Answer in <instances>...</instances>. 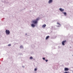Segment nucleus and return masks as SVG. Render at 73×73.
Listing matches in <instances>:
<instances>
[{
	"mask_svg": "<svg viewBox=\"0 0 73 73\" xmlns=\"http://www.w3.org/2000/svg\"><path fill=\"white\" fill-rule=\"evenodd\" d=\"M38 20H39V18H37L35 20H33L32 22L34 24H36L37 23V21H38Z\"/></svg>",
	"mask_w": 73,
	"mask_h": 73,
	"instance_id": "f257e3e1",
	"label": "nucleus"
},
{
	"mask_svg": "<svg viewBox=\"0 0 73 73\" xmlns=\"http://www.w3.org/2000/svg\"><path fill=\"white\" fill-rule=\"evenodd\" d=\"M5 32L7 35H9V34L10 33V31H9V30H6Z\"/></svg>",
	"mask_w": 73,
	"mask_h": 73,
	"instance_id": "f03ea898",
	"label": "nucleus"
},
{
	"mask_svg": "<svg viewBox=\"0 0 73 73\" xmlns=\"http://www.w3.org/2000/svg\"><path fill=\"white\" fill-rule=\"evenodd\" d=\"M66 42V40H65L63 41L62 43V45H65V43Z\"/></svg>",
	"mask_w": 73,
	"mask_h": 73,
	"instance_id": "7ed1b4c3",
	"label": "nucleus"
},
{
	"mask_svg": "<svg viewBox=\"0 0 73 73\" xmlns=\"http://www.w3.org/2000/svg\"><path fill=\"white\" fill-rule=\"evenodd\" d=\"M52 2H53V1L52 0H49L48 1V3L50 4V3H52Z\"/></svg>",
	"mask_w": 73,
	"mask_h": 73,
	"instance_id": "20e7f679",
	"label": "nucleus"
},
{
	"mask_svg": "<svg viewBox=\"0 0 73 73\" xmlns=\"http://www.w3.org/2000/svg\"><path fill=\"white\" fill-rule=\"evenodd\" d=\"M59 10L61 11V12H63L64 11V9H62L61 8L59 9Z\"/></svg>",
	"mask_w": 73,
	"mask_h": 73,
	"instance_id": "39448f33",
	"label": "nucleus"
},
{
	"mask_svg": "<svg viewBox=\"0 0 73 73\" xmlns=\"http://www.w3.org/2000/svg\"><path fill=\"white\" fill-rule=\"evenodd\" d=\"M46 25L44 24L42 25V27L43 28H45V27H46Z\"/></svg>",
	"mask_w": 73,
	"mask_h": 73,
	"instance_id": "423d86ee",
	"label": "nucleus"
},
{
	"mask_svg": "<svg viewBox=\"0 0 73 73\" xmlns=\"http://www.w3.org/2000/svg\"><path fill=\"white\" fill-rule=\"evenodd\" d=\"M68 70H69V69L68 68H64V70H65V71H67Z\"/></svg>",
	"mask_w": 73,
	"mask_h": 73,
	"instance_id": "0eeeda50",
	"label": "nucleus"
},
{
	"mask_svg": "<svg viewBox=\"0 0 73 73\" xmlns=\"http://www.w3.org/2000/svg\"><path fill=\"white\" fill-rule=\"evenodd\" d=\"M31 26L32 27H35V25L33 24H32Z\"/></svg>",
	"mask_w": 73,
	"mask_h": 73,
	"instance_id": "6e6552de",
	"label": "nucleus"
},
{
	"mask_svg": "<svg viewBox=\"0 0 73 73\" xmlns=\"http://www.w3.org/2000/svg\"><path fill=\"white\" fill-rule=\"evenodd\" d=\"M49 36H47L46 37V40H47V39H48V38H49Z\"/></svg>",
	"mask_w": 73,
	"mask_h": 73,
	"instance_id": "1a4fd4ad",
	"label": "nucleus"
},
{
	"mask_svg": "<svg viewBox=\"0 0 73 73\" xmlns=\"http://www.w3.org/2000/svg\"><path fill=\"white\" fill-rule=\"evenodd\" d=\"M20 49H23V46H20Z\"/></svg>",
	"mask_w": 73,
	"mask_h": 73,
	"instance_id": "9d476101",
	"label": "nucleus"
},
{
	"mask_svg": "<svg viewBox=\"0 0 73 73\" xmlns=\"http://www.w3.org/2000/svg\"><path fill=\"white\" fill-rule=\"evenodd\" d=\"M63 13H64L65 16H66V12Z\"/></svg>",
	"mask_w": 73,
	"mask_h": 73,
	"instance_id": "9b49d317",
	"label": "nucleus"
},
{
	"mask_svg": "<svg viewBox=\"0 0 73 73\" xmlns=\"http://www.w3.org/2000/svg\"><path fill=\"white\" fill-rule=\"evenodd\" d=\"M30 59L31 60H32V59H33V57H32V56L30 57Z\"/></svg>",
	"mask_w": 73,
	"mask_h": 73,
	"instance_id": "f8f14e48",
	"label": "nucleus"
},
{
	"mask_svg": "<svg viewBox=\"0 0 73 73\" xmlns=\"http://www.w3.org/2000/svg\"><path fill=\"white\" fill-rule=\"evenodd\" d=\"M8 46H11V44H9L8 45Z\"/></svg>",
	"mask_w": 73,
	"mask_h": 73,
	"instance_id": "ddd939ff",
	"label": "nucleus"
},
{
	"mask_svg": "<svg viewBox=\"0 0 73 73\" xmlns=\"http://www.w3.org/2000/svg\"><path fill=\"white\" fill-rule=\"evenodd\" d=\"M57 24H58V25H60V23L58 22L57 23Z\"/></svg>",
	"mask_w": 73,
	"mask_h": 73,
	"instance_id": "4468645a",
	"label": "nucleus"
},
{
	"mask_svg": "<svg viewBox=\"0 0 73 73\" xmlns=\"http://www.w3.org/2000/svg\"><path fill=\"white\" fill-rule=\"evenodd\" d=\"M34 70L35 71H36L37 70V68H35Z\"/></svg>",
	"mask_w": 73,
	"mask_h": 73,
	"instance_id": "2eb2a0df",
	"label": "nucleus"
},
{
	"mask_svg": "<svg viewBox=\"0 0 73 73\" xmlns=\"http://www.w3.org/2000/svg\"><path fill=\"white\" fill-rule=\"evenodd\" d=\"M45 60L46 61V62H47L48 61V60Z\"/></svg>",
	"mask_w": 73,
	"mask_h": 73,
	"instance_id": "dca6fc26",
	"label": "nucleus"
},
{
	"mask_svg": "<svg viewBox=\"0 0 73 73\" xmlns=\"http://www.w3.org/2000/svg\"><path fill=\"white\" fill-rule=\"evenodd\" d=\"M42 59L44 60H45V58H43Z\"/></svg>",
	"mask_w": 73,
	"mask_h": 73,
	"instance_id": "f3484780",
	"label": "nucleus"
},
{
	"mask_svg": "<svg viewBox=\"0 0 73 73\" xmlns=\"http://www.w3.org/2000/svg\"><path fill=\"white\" fill-rule=\"evenodd\" d=\"M64 73H69V72H64Z\"/></svg>",
	"mask_w": 73,
	"mask_h": 73,
	"instance_id": "a211bd4d",
	"label": "nucleus"
}]
</instances>
